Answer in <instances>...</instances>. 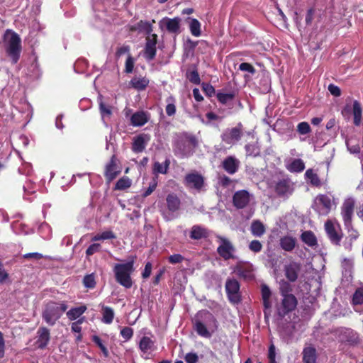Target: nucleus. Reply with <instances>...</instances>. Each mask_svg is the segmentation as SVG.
<instances>
[{"instance_id": "f257e3e1", "label": "nucleus", "mask_w": 363, "mask_h": 363, "mask_svg": "<svg viewBox=\"0 0 363 363\" xmlns=\"http://www.w3.org/2000/svg\"><path fill=\"white\" fill-rule=\"evenodd\" d=\"M281 308L277 311V327L281 333L286 335H291L296 328L294 323H285L284 318L290 312L296 308L298 301L294 294L282 296Z\"/></svg>"}, {"instance_id": "f03ea898", "label": "nucleus", "mask_w": 363, "mask_h": 363, "mask_svg": "<svg viewBox=\"0 0 363 363\" xmlns=\"http://www.w3.org/2000/svg\"><path fill=\"white\" fill-rule=\"evenodd\" d=\"M134 262L133 257L126 263L116 264L113 269L116 281L125 289H130L133 286L131 274L135 270Z\"/></svg>"}, {"instance_id": "7ed1b4c3", "label": "nucleus", "mask_w": 363, "mask_h": 363, "mask_svg": "<svg viewBox=\"0 0 363 363\" xmlns=\"http://www.w3.org/2000/svg\"><path fill=\"white\" fill-rule=\"evenodd\" d=\"M67 308L65 302L50 301L46 304L42 313V318L49 325L53 326Z\"/></svg>"}, {"instance_id": "20e7f679", "label": "nucleus", "mask_w": 363, "mask_h": 363, "mask_svg": "<svg viewBox=\"0 0 363 363\" xmlns=\"http://www.w3.org/2000/svg\"><path fill=\"white\" fill-rule=\"evenodd\" d=\"M22 51L21 39L18 33L11 32V37L6 47V52L10 57L12 64H16Z\"/></svg>"}, {"instance_id": "39448f33", "label": "nucleus", "mask_w": 363, "mask_h": 363, "mask_svg": "<svg viewBox=\"0 0 363 363\" xmlns=\"http://www.w3.org/2000/svg\"><path fill=\"white\" fill-rule=\"evenodd\" d=\"M273 187L278 197L288 199L294 192L295 184L288 176H284L274 181Z\"/></svg>"}, {"instance_id": "423d86ee", "label": "nucleus", "mask_w": 363, "mask_h": 363, "mask_svg": "<svg viewBox=\"0 0 363 363\" xmlns=\"http://www.w3.org/2000/svg\"><path fill=\"white\" fill-rule=\"evenodd\" d=\"M335 205L334 200L330 196L320 194L314 199L312 208L319 216H328Z\"/></svg>"}, {"instance_id": "0eeeda50", "label": "nucleus", "mask_w": 363, "mask_h": 363, "mask_svg": "<svg viewBox=\"0 0 363 363\" xmlns=\"http://www.w3.org/2000/svg\"><path fill=\"white\" fill-rule=\"evenodd\" d=\"M334 333L342 342L352 346L357 345L360 343L361 340L359 333L352 328L340 327L336 328Z\"/></svg>"}, {"instance_id": "6e6552de", "label": "nucleus", "mask_w": 363, "mask_h": 363, "mask_svg": "<svg viewBox=\"0 0 363 363\" xmlns=\"http://www.w3.org/2000/svg\"><path fill=\"white\" fill-rule=\"evenodd\" d=\"M243 130L244 126L241 122H239L236 126L224 130L220 138L227 145H234L241 140Z\"/></svg>"}, {"instance_id": "1a4fd4ad", "label": "nucleus", "mask_w": 363, "mask_h": 363, "mask_svg": "<svg viewBox=\"0 0 363 363\" xmlns=\"http://www.w3.org/2000/svg\"><path fill=\"white\" fill-rule=\"evenodd\" d=\"M216 238L220 242V245L217 248V252L220 257L224 260L235 259L234 252L235 248L233 243L227 238L221 235H217Z\"/></svg>"}, {"instance_id": "9d476101", "label": "nucleus", "mask_w": 363, "mask_h": 363, "mask_svg": "<svg viewBox=\"0 0 363 363\" xmlns=\"http://www.w3.org/2000/svg\"><path fill=\"white\" fill-rule=\"evenodd\" d=\"M240 283L234 278H228L225 282V291L230 302L238 303L241 301Z\"/></svg>"}, {"instance_id": "9b49d317", "label": "nucleus", "mask_w": 363, "mask_h": 363, "mask_svg": "<svg viewBox=\"0 0 363 363\" xmlns=\"http://www.w3.org/2000/svg\"><path fill=\"white\" fill-rule=\"evenodd\" d=\"M324 226L326 234L331 243L340 246V242L343 238V233L340 225H337L335 226L331 220H328L325 223Z\"/></svg>"}, {"instance_id": "f8f14e48", "label": "nucleus", "mask_w": 363, "mask_h": 363, "mask_svg": "<svg viewBox=\"0 0 363 363\" xmlns=\"http://www.w3.org/2000/svg\"><path fill=\"white\" fill-rule=\"evenodd\" d=\"M252 195L247 190H238L233 195V205L236 209L247 207L252 199Z\"/></svg>"}, {"instance_id": "ddd939ff", "label": "nucleus", "mask_w": 363, "mask_h": 363, "mask_svg": "<svg viewBox=\"0 0 363 363\" xmlns=\"http://www.w3.org/2000/svg\"><path fill=\"white\" fill-rule=\"evenodd\" d=\"M158 36L155 33H150L145 38V45L144 48V57L147 60H152L157 54V44Z\"/></svg>"}, {"instance_id": "4468645a", "label": "nucleus", "mask_w": 363, "mask_h": 363, "mask_svg": "<svg viewBox=\"0 0 363 363\" xmlns=\"http://www.w3.org/2000/svg\"><path fill=\"white\" fill-rule=\"evenodd\" d=\"M355 201L352 198L345 199L341 207V215L346 227L352 225Z\"/></svg>"}, {"instance_id": "2eb2a0df", "label": "nucleus", "mask_w": 363, "mask_h": 363, "mask_svg": "<svg viewBox=\"0 0 363 363\" xmlns=\"http://www.w3.org/2000/svg\"><path fill=\"white\" fill-rule=\"evenodd\" d=\"M184 184L186 187L200 191L204 185V179L198 172L189 173L184 177Z\"/></svg>"}, {"instance_id": "dca6fc26", "label": "nucleus", "mask_w": 363, "mask_h": 363, "mask_svg": "<svg viewBox=\"0 0 363 363\" xmlns=\"http://www.w3.org/2000/svg\"><path fill=\"white\" fill-rule=\"evenodd\" d=\"M180 23L181 18L179 17L173 18L164 17L160 21V28L164 26L168 33L177 35L181 33Z\"/></svg>"}, {"instance_id": "f3484780", "label": "nucleus", "mask_w": 363, "mask_h": 363, "mask_svg": "<svg viewBox=\"0 0 363 363\" xmlns=\"http://www.w3.org/2000/svg\"><path fill=\"white\" fill-rule=\"evenodd\" d=\"M301 269V263L294 261L291 262L284 267V275L289 281L295 282L298 279Z\"/></svg>"}, {"instance_id": "a211bd4d", "label": "nucleus", "mask_w": 363, "mask_h": 363, "mask_svg": "<svg viewBox=\"0 0 363 363\" xmlns=\"http://www.w3.org/2000/svg\"><path fill=\"white\" fill-rule=\"evenodd\" d=\"M150 140V136L145 133L135 136L132 143V151L135 153H140L143 152Z\"/></svg>"}, {"instance_id": "6ab92c4d", "label": "nucleus", "mask_w": 363, "mask_h": 363, "mask_svg": "<svg viewBox=\"0 0 363 363\" xmlns=\"http://www.w3.org/2000/svg\"><path fill=\"white\" fill-rule=\"evenodd\" d=\"M117 158L115 155H112L110 161L106 164L104 171V177L107 182L113 181L120 174L121 171L117 169Z\"/></svg>"}, {"instance_id": "aec40b11", "label": "nucleus", "mask_w": 363, "mask_h": 363, "mask_svg": "<svg viewBox=\"0 0 363 363\" xmlns=\"http://www.w3.org/2000/svg\"><path fill=\"white\" fill-rule=\"evenodd\" d=\"M240 167V161L233 156H228L222 162V167L230 174L236 173Z\"/></svg>"}, {"instance_id": "412c9836", "label": "nucleus", "mask_w": 363, "mask_h": 363, "mask_svg": "<svg viewBox=\"0 0 363 363\" xmlns=\"http://www.w3.org/2000/svg\"><path fill=\"white\" fill-rule=\"evenodd\" d=\"M37 334L38 339L36 344L39 349L43 350L47 347L50 340V330L45 327H40L38 328Z\"/></svg>"}, {"instance_id": "4be33fe9", "label": "nucleus", "mask_w": 363, "mask_h": 363, "mask_svg": "<svg viewBox=\"0 0 363 363\" xmlns=\"http://www.w3.org/2000/svg\"><path fill=\"white\" fill-rule=\"evenodd\" d=\"M155 22V20H152V23L140 20L137 23L130 26L129 30L131 32L138 31L139 33H145L147 35L152 32V23Z\"/></svg>"}, {"instance_id": "5701e85b", "label": "nucleus", "mask_w": 363, "mask_h": 363, "mask_svg": "<svg viewBox=\"0 0 363 363\" xmlns=\"http://www.w3.org/2000/svg\"><path fill=\"white\" fill-rule=\"evenodd\" d=\"M209 236V230L201 225H194L191 227L189 237L192 240L206 239Z\"/></svg>"}, {"instance_id": "b1692460", "label": "nucleus", "mask_w": 363, "mask_h": 363, "mask_svg": "<svg viewBox=\"0 0 363 363\" xmlns=\"http://www.w3.org/2000/svg\"><path fill=\"white\" fill-rule=\"evenodd\" d=\"M166 203L169 212L174 213L180 209L181 201L174 193L169 194L166 197Z\"/></svg>"}, {"instance_id": "393cba45", "label": "nucleus", "mask_w": 363, "mask_h": 363, "mask_svg": "<svg viewBox=\"0 0 363 363\" xmlns=\"http://www.w3.org/2000/svg\"><path fill=\"white\" fill-rule=\"evenodd\" d=\"M297 240L291 235H284L279 240L281 248L286 252H292L296 245Z\"/></svg>"}, {"instance_id": "a878e982", "label": "nucleus", "mask_w": 363, "mask_h": 363, "mask_svg": "<svg viewBox=\"0 0 363 363\" xmlns=\"http://www.w3.org/2000/svg\"><path fill=\"white\" fill-rule=\"evenodd\" d=\"M302 354L303 363H315L317 359V354L315 347H305L303 350Z\"/></svg>"}, {"instance_id": "bb28decb", "label": "nucleus", "mask_w": 363, "mask_h": 363, "mask_svg": "<svg viewBox=\"0 0 363 363\" xmlns=\"http://www.w3.org/2000/svg\"><path fill=\"white\" fill-rule=\"evenodd\" d=\"M130 121L133 126H142L148 121V117L145 112L138 111L131 116Z\"/></svg>"}, {"instance_id": "cd10ccee", "label": "nucleus", "mask_w": 363, "mask_h": 363, "mask_svg": "<svg viewBox=\"0 0 363 363\" xmlns=\"http://www.w3.org/2000/svg\"><path fill=\"white\" fill-rule=\"evenodd\" d=\"M149 79L144 77H133L130 81V85L138 91L145 90L149 84Z\"/></svg>"}, {"instance_id": "c85d7f7f", "label": "nucleus", "mask_w": 363, "mask_h": 363, "mask_svg": "<svg viewBox=\"0 0 363 363\" xmlns=\"http://www.w3.org/2000/svg\"><path fill=\"white\" fill-rule=\"evenodd\" d=\"M301 239L303 242L309 247H315L318 245L317 238L311 230H306L301 233Z\"/></svg>"}, {"instance_id": "c756f323", "label": "nucleus", "mask_w": 363, "mask_h": 363, "mask_svg": "<svg viewBox=\"0 0 363 363\" xmlns=\"http://www.w3.org/2000/svg\"><path fill=\"white\" fill-rule=\"evenodd\" d=\"M250 231L254 236L260 238L265 233L266 228L260 220H255L251 223Z\"/></svg>"}, {"instance_id": "7c9ffc66", "label": "nucleus", "mask_w": 363, "mask_h": 363, "mask_svg": "<svg viewBox=\"0 0 363 363\" xmlns=\"http://www.w3.org/2000/svg\"><path fill=\"white\" fill-rule=\"evenodd\" d=\"M288 171L292 173H299L304 170L305 163L301 159H294L290 164L286 165Z\"/></svg>"}, {"instance_id": "2f4dec72", "label": "nucleus", "mask_w": 363, "mask_h": 363, "mask_svg": "<svg viewBox=\"0 0 363 363\" xmlns=\"http://www.w3.org/2000/svg\"><path fill=\"white\" fill-rule=\"evenodd\" d=\"M261 292L263 306L265 310H269L272 306V303L270 301V298L272 296L271 290L267 285L262 284L261 286Z\"/></svg>"}, {"instance_id": "473e14b6", "label": "nucleus", "mask_w": 363, "mask_h": 363, "mask_svg": "<svg viewBox=\"0 0 363 363\" xmlns=\"http://www.w3.org/2000/svg\"><path fill=\"white\" fill-rule=\"evenodd\" d=\"M352 114L354 125L359 126L362 122V108L360 103L357 100L353 102Z\"/></svg>"}, {"instance_id": "72a5a7b5", "label": "nucleus", "mask_w": 363, "mask_h": 363, "mask_svg": "<svg viewBox=\"0 0 363 363\" xmlns=\"http://www.w3.org/2000/svg\"><path fill=\"white\" fill-rule=\"evenodd\" d=\"M87 308L86 306H80L79 307H74L72 308L70 310H69L66 315L69 320H75L81 317V315L85 313Z\"/></svg>"}, {"instance_id": "f704fd0d", "label": "nucleus", "mask_w": 363, "mask_h": 363, "mask_svg": "<svg viewBox=\"0 0 363 363\" xmlns=\"http://www.w3.org/2000/svg\"><path fill=\"white\" fill-rule=\"evenodd\" d=\"M169 164L170 161L169 159L165 160L164 164L160 163L159 162H155L153 164L152 168V172L154 176H158V174H167Z\"/></svg>"}, {"instance_id": "c9c22d12", "label": "nucleus", "mask_w": 363, "mask_h": 363, "mask_svg": "<svg viewBox=\"0 0 363 363\" xmlns=\"http://www.w3.org/2000/svg\"><path fill=\"white\" fill-rule=\"evenodd\" d=\"M305 177L307 180L310 182V184L315 187H320L322 186V182L318 175L314 172L313 169H308L305 172Z\"/></svg>"}, {"instance_id": "e433bc0d", "label": "nucleus", "mask_w": 363, "mask_h": 363, "mask_svg": "<svg viewBox=\"0 0 363 363\" xmlns=\"http://www.w3.org/2000/svg\"><path fill=\"white\" fill-rule=\"evenodd\" d=\"M102 320L104 323L111 324L113 322V320L114 318V312L111 307L104 306L102 307Z\"/></svg>"}, {"instance_id": "4c0bfd02", "label": "nucleus", "mask_w": 363, "mask_h": 363, "mask_svg": "<svg viewBox=\"0 0 363 363\" xmlns=\"http://www.w3.org/2000/svg\"><path fill=\"white\" fill-rule=\"evenodd\" d=\"M175 98L172 96H169L166 99L167 104L165 107V111L168 116H173L176 113L177 108L175 106Z\"/></svg>"}, {"instance_id": "58836bf2", "label": "nucleus", "mask_w": 363, "mask_h": 363, "mask_svg": "<svg viewBox=\"0 0 363 363\" xmlns=\"http://www.w3.org/2000/svg\"><path fill=\"white\" fill-rule=\"evenodd\" d=\"M279 293L281 296L292 294L293 286L290 284V281L286 280H281L279 282Z\"/></svg>"}, {"instance_id": "ea45409f", "label": "nucleus", "mask_w": 363, "mask_h": 363, "mask_svg": "<svg viewBox=\"0 0 363 363\" xmlns=\"http://www.w3.org/2000/svg\"><path fill=\"white\" fill-rule=\"evenodd\" d=\"M99 111L102 118L105 116L110 117L112 115V107L111 106L105 104L100 96L99 97Z\"/></svg>"}, {"instance_id": "a19ab883", "label": "nucleus", "mask_w": 363, "mask_h": 363, "mask_svg": "<svg viewBox=\"0 0 363 363\" xmlns=\"http://www.w3.org/2000/svg\"><path fill=\"white\" fill-rule=\"evenodd\" d=\"M195 330L198 335L201 337H211V333H209L206 325L200 320H196L195 322Z\"/></svg>"}, {"instance_id": "79ce46f5", "label": "nucleus", "mask_w": 363, "mask_h": 363, "mask_svg": "<svg viewBox=\"0 0 363 363\" xmlns=\"http://www.w3.org/2000/svg\"><path fill=\"white\" fill-rule=\"evenodd\" d=\"M154 345V342L147 336H144L140 341L139 347L141 351L146 353L150 350Z\"/></svg>"}, {"instance_id": "37998d69", "label": "nucleus", "mask_w": 363, "mask_h": 363, "mask_svg": "<svg viewBox=\"0 0 363 363\" xmlns=\"http://www.w3.org/2000/svg\"><path fill=\"white\" fill-rule=\"evenodd\" d=\"M189 29L192 35L195 37H199L201 34V23L196 18H191V21L189 23Z\"/></svg>"}, {"instance_id": "c03bdc74", "label": "nucleus", "mask_w": 363, "mask_h": 363, "mask_svg": "<svg viewBox=\"0 0 363 363\" xmlns=\"http://www.w3.org/2000/svg\"><path fill=\"white\" fill-rule=\"evenodd\" d=\"M245 150L247 156L257 157L260 154V150L256 143L246 144Z\"/></svg>"}, {"instance_id": "a18cd8bd", "label": "nucleus", "mask_w": 363, "mask_h": 363, "mask_svg": "<svg viewBox=\"0 0 363 363\" xmlns=\"http://www.w3.org/2000/svg\"><path fill=\"white\" fill-rule=\"evenodd\" d=\"M116 238L114 233L111 230L104 231L100 234H97L94 235L91 238V241H99V240H112Z\"/></svg>"}, {"instance_id": "49530a36", "label": "nucleus", "mask_w": 363, "mask_h": 363, "mask_svg": "<svg viewBox=\"0 0 363 363\" xmlns=\"http://www.w3.org/2000/svg\"><path fill=\"white\" fill-rule=\"evenodd\" d=\"M216 97H217L218 101L220 104L225 105V104H227L228 102L231 101L235 99V92L232 91L230 93H227V94L219 92L217 94Z\"/></svg>"}, {"instance_id": "de8ad7c7", "label": "nucleus", "mask_w": 363, "mask_h": 363, "mask_svg": "<svg viewBox=\"0 0 363 363\" xmlns=\"http://www.w3.org/2000/svg\"><path fill=\"white\" fill-rule=\"evenodd\" d=\"M131 186V180L128 177L119 179L115 184V190H125Z\"/></svg>"}, {"instance_id": "09e8293b", "label": "nucleus", "mask_w": 363, "mask_h": 363, "mask_svg": "<svg viewBox=\"0 0 363 363\" xmlns=\"http://www.w3.org/2000/svg\"><path fill=\"white\" fill-rule=\"evenodd\" d=\"M82 283L87 289H94L96 285V276L94 273L86 274L84 277Z\"/></svg>"}, {"instance_id": "8fccbe9b", "label": "nucleus", "mask_w": 363, "mask_h": 363, "mask_svg": "<svg viewBox=\"0 0 363 363\" xmlns=\"http://www.w3.org/2000/svg\"><path fill=\"white\" fill-rule=\"evenodd\" d=\"M352 304L354 306L363 304V287L355 290L352 296Z\"/></svg>"}, {"instance_id": "3c124183", "label": "nucleus", "mask_w": 363, "mask_h": 363, "mask_svg": "<svg viewBox=\"0 0 363 363\" xmlns=\"http://www.w3.org/2000/svg\"><path fill=\"white\" fill-rule=\"evenodd\" d=\"M158 184V176H154L149 184V186L143 194V197L145 198L150 196L157 188Z\"/></svg>"}, {"instance_id": "603ef678", "label": "nucleus", "mask_w": 363, "mask_h": 363, "mask_svg": "<svg viewBox=\"0 0 363 363\" xmlns=\"http://www.w3.org/2000/svg\"><path fill=\"white\" fill-rule=\"evenodd\" d=\"M92 341L100 348L104 357H107L108 356V351L106 347L103 344L101 338L97 335H94L92 337Z\"/></svg>"}, {"instance_id": "864d4df0", "label": "nucleus", "mask_w": 363, "mask_h": 363, "mask_svg": "<svg viewBox=\"0 0 363 363\" xmlns=\"http://www.w3.org/2000/svg\"><path fill=\"white\" fill-rule=\"evenodd\" d=\"M187 78L189 82L194 84H199L201 83V79L199 74V72L196 69L191 71L187 74Z\"/></svg>"}, {"instance_id": "5fc2aeb1", "label": "nucleus", "mask_w": 363, "mask_h": 363, "mask_svg": "<svg viewBox=\"0 0 363 363\" xmlns=\"http://www.w3.org/2000/svg\"><path fill=\"white\" fill-rule=\"evenodd\" d=\"M297 131L301 135H306L311 131V128L307 122H301L297 125Z\"/></svg>"}, {"instance_id": "6e6d98bb", "label": "nucleus", "mask_w": 363, "mask_h": 363, "mask_svg": "<svg viewBox=\"0 0 363 363\" xmlns=\"http://www.w3.org/2000/svg\"><path fill=\"white\" fill-rule=\"evenodd\" d=\"M249 249L253 252H259L262 249V244L257 240H253L249 244Z\"/></svg>"}, {"instance_id": "4d7b16f0", "label": "nucleus", "mask_w": 363, "mask_h": 363, "mask_svg": "<svg viewBox=\"0 0 363 363\" xmlns=\"http://www.w3.org/2000/svg\"><path fill=\"white\" fill-rule=\"evenodd\" d=\"M120 333L125 341H128L133 337V330L130 327H124L121 330Z\"/></svg>"}, {"instance_id": "13d9d810", "label": "nucleus", "mask_w": 363, "mask_h": 363, "mask_svg": "<svg viewBox=\"0 0 363 363\" xmlns=\"http://www.w3.org/2000/svg\"><path fill=\"white\" fill-rule=\"evenodd\" d=\"M101 245L99 243H93L86 249V255L90 257L101 250Z\"/></svg>"}, {"instance_id": "bf43d9fd", "label": "nucleus", "mask_w": 363, "mask_h": 363, "mask_svg": "<svg viewBox=\"0 0 363 363\" xmlns=\"http://www.w3.org/2000/svg\"><path fill=\"white\" fill-rule=\"evenodd\" d=\"M134 64L135 62L133 57L130 55H129L126 59L125 64V72L128 74L133 72Z\"/></svg>"}, {"instance_id": "052dcab7", "label": "nucleus", "mask_w": 363, "mask_h": 363, "mask_svg": "<svg viewBox=\"0 0 363 363\" xmlns=\"http://www.w3.org/2000/svg\"><path fill=\"white\" fill-rule=\"evenodd\" d=\"M202 89L208 96H212L216 91L215 88L208 83H203Z\"/></svg>"}, {"instance_id": "680f3d73", "label": "nucleus", "mask_w": 363, "mask_h": 363, "mask_svg": "<svg viewBox=\"0 0 363 363\" xmlns=\"http://www.w3.org/2000/svg\"><path fill=\"white\" fill-rule=\"evenodd\" d=\"M9 274L5 270L2 261L0 259V284H3L9 279Z\"/></svg>"}, {"instance_id": "e2e57ef3", "label": "nucleus", "mask_w": 363, "mask_h": 363, "mask_svg": "<svg viewBox=\"0 0 363 363\" xmlns=\"http://www.w3.org/2000/svg\"><path fill=\"white\" fill-rule=\"evenodd\" d=\"M239 69L241 71H245L248 72L251 74L255 73V67L250 63L247 62H242L239 65Z\"/></svg>"}, {"instance_id": "0e129e2a", "label": "nucleus", "mask_w": 363, "mask_h": 363, "mask_svg": "<svg viewBox=\"0 0 363 363\" xmlns=\"http://www.w3.org/2000/svg\"><path fill=\"white\" fill-rule=\"evenodd\" d=\"M184 260V257L180 254H174L168 257L169 263L175 264L181 263Z\"/></svg>"}, {"instance_id": "69168bd1", "label": "nucleus", "mask_w": 363, "mask_h": 363, "mask_svg": "<svg viewBox=\"0 0 363 363\" xmlns=\"http://www.w3.org/2000/svg\"><path fill=\"white\" fill-rule=\"evenodd\" d=\"M276 348L274 344H272L269 347L268 359L269 363H276Z\"/></svg>"}, {"instance_id": "338daca9", "label": "nucleus", "mask_w": 363, "mask_h": 363, "mask_svg": "<svg viewBox=\"0 0 363 363\" xmlns=\"http://www.w3.org/2000/svg\"><path fill=\"white\" fill-rule=\"evenodd\" d=\"M238 273L240 277L244 278H250L252 276L251 269L242 267H238Z\"/></svg>"}, {"instance_id": "774afa93", "label": "nucleus", "mask_w": 363, "mask_h": 363, "mask_svg": "<svg viewBox=\"0 0 363 363\" xmlns=\"http://www.w3.org/2000/svg\"><path fill=\"white\" fill-rule=\"evenodd\" d=\"M185 361L187 363H196L199 361L198 355L196 353H187L185 356Z\"/></svg>"}]
</instances>
